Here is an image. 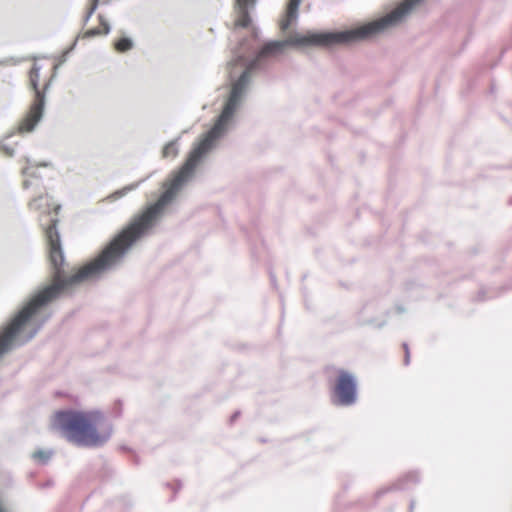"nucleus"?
I'll use <instances>...</instances> for the list:
<instances>
[{"mask_svg":"<svg viewBox=\"0 0 512 512\" xmlns=\"http://www.w3.org/2000/svg\"><path fill=\"white\" fill-rule=\"evenodd\" d=\"M100 33H101V31L98 28H92L85 32L84 37L92 38V37L100 35Z\"/></svg>","mask_w":512,"mask_h":512,"instance_id":"a211bd4d","label":"nucleus"},{"mask_svg":"<svg viewBox=\"0 0 512 512\" xmlns=\"http://www.w3.org/2000/svg\"><path fill=\"white\" fill-rule=\"evenodd\" d=\"M396 310H397L398 313L405 312V308L403 306H401V305L396 306Z\"/></svg>","mask_w":512,"mask_h":512,"instance_id":"c85d7f7f","label":"nucleus"},{"mask_svg":"<svg viewBox=\"0 0 512 512\" xmlns=\"http://www.w3.org/2000/svg\"><path fill=\"white\" fill-rule=\"evenodd\" d=\"M52 427L70 443L88 448L102 447L113 432L112 425L100 410H58L53 416Z\"/></svg>","mask_w":512,"mask_h":512,"instance_id":"7ed1b4c3","label":"nucleus"},{"mask_svg":"<svg viewBox=\"0 0 512 512\" xmlns=\"http://www.w3.org/2000/svg\"><path fill=\"white\" fill-rule=\"evenodd\" d=\"M60 210H61V206H60V205H58V206H56V207H55V212H56V214H58Z\"/></svg>","mask_w":512,"mask_h":512,"instance_id":"473e14b6","label":"nucleus"},{"mask_svg":"<svg viewBox=\"0 0 512 512\" xmlns=\"http://www.w3.org/2000/svg\"><path fill=\"white\" fill-rule=\"evenodd\" d=\"M258 32H259L258 29L254 28L253 29V36L257 37L258 36Z\"/></svg>","mask_w":512,"mask_h":512,"instance_id":"2f4dec72","label":"nucleus"},{"mask_svg":"<svg viewBox=\"0 0 512 512\" xmlns=\"http://www.w3.org/2000/svg\"><path fill=\"white\" fill-rule=\"evenodd\" d=\"M91 18V15L88 14V12L86 13L84 19H83V23L84 25H86L88 23V21L90 20Z\"/></svg>","mask_w":512,"mask_h":512,"instance_id":"cd10ccee","label":"nucleus"},{"mask_svg":"<svg viewBox=\"0 0 512 512\" xmlns=\"http://www.w3.org/2000/svg\"><path fill=\"white\" fill-rule=\"evenodd\" d=\"M239 415H240V411H235V412L232 414V416H231V418H230V421H231V422H234V421L239 417Z\"/></svg>","mask_w":512,"mask_h":512,"instance_id":"a878e982","label":"nucleus"},{"mask_svg":"<svg viewBox=\"0 0 512 512\" xmlns=\"http://www.w3.org/2000/svg\"><path fill=\"white\" fill-rule=\"evenodd\" d=\"M51 317V314H47L46 316H44L40 322L36 325V327H34L30 332L29 334L27 335L25 341L23 343H26L28 341H30L31 339H33L37 333L40 331V329L42 328V326L45 324L46 321H48V319Z\"/></svg>","mask_w":512,"mask_h":512,"instance_id":"ddd939ff","label":"nucleus"},{"mask_svg":"<svg viewBox=\"0 0 512 512\" xmlns=\"http://www.w3.org/2000/svg\"><path fill=\"white\" fill-rule=\"evenodd\" d=\"M257 0H235V8L238 18L235 22V28H248L252 23L250 11L255 8Z\"/></svg>","mask_w":512,"mask_h":512,"instance_id":"423d86ee","label":"nucleus"},{"mask_svg":"<svg viewBox=\"0 0 512 512\" xmlns=\"http://www.w3.org/2000/svg\"><path fill=\"white\" fill-rule=\"evenodd\" d=\"M179 139H180V137H177L176 139L169 141L163 147V150H162L163 157H169V156L176 157L178 155V153H179V149H178V141H179Z\"/></svg>","mask_w":512,"mask_h":512,"instance_id":"f8f14e48","label":"nucleus"},{"mask_svg":"<svg viewBox=\"0 0 512 512\" xmlns=\"http://www.w3.org/2000/svg\"><path fill=\"white\" fill-rule=\"evenodd\" d=\"M53 454L54 452L52 449H38L31 454V458L38 461L42 465H46L51 460Z\"/></svg>","mask_w":512,"mask_h":512,"instance_id":"9d476101","label":"nucleus"},{"mask_svg":"<svg viewBox=\"0 0 512 512\" xmlns=\"http://www.w3.org/2000/svg\"><path fill=\"white\" fill-rule=\"evenodd\" d=\"M478 297H479L480 300H484V291L483 290H481L479 292Z\"/></svg>","mask_w":512,"mask_h":512,"instance_id":"7c9ffc66","label":"nucleus"},{"mask_svg":"<svg viewBox=\"0 0 512 512\" xmlns=\"http://www.w3.org/2000/svg\"><path fill=\"white\" fill-rule=\"evenodd\" d=\"M134 45L133 39L128 36H122L114 42V48L120 53L133 49Z\"/></svg>","mask_w":512,"mask_h":512,"instance_id":"1a4fd4ad","label":"nucleus"},{"mask_svg":"<svg viewBox=\"0 0 512 512\" xmlns=\"http://www.w3.org/2000/svg\"><path fill=\"white\" fill-rule=\"evenodd\" d=\"M245 64V69L232 83L228 98L213 126L194 144L185 162L173 174L172 178L163 183L164 191L158 199L148 203L131 219L126 227L107 243L123 259L132 246L146 236L163 219L167 207L176 200L182 189L193 179L198 165L228 133L229 124L248 94L251 73L256 71L254 68H250L249 64Z\"/></svg>","mask_w":512,"mask_h":512,"instance_id":"f257e3e1","label":"nucleus"},{"mask_svg":"<svg viewBox=\"0 0 512 512\" xmlns=\"http://www.w3.org/2000/svg\"><path fill=\"white\" fill-rule=\"evenodd\" d=\"M98 4H99V0H92V3H91V6L89 8V10L87 11L89 15H93L94 12L96 11L97 7H98Z\"/></svg>","mask_w":512,"mask_h":512,"instance_id":"412c9836","label":"nucleus"},{"mask_svg":"<svg viewBox=\"0 0 512 512\" xmlns=\"http://www.w3.org/2000/svg\"><path fill=\"white\" fill-rule=\"evenodd\" d=\"M271 281L273 284H275V276L273 274H271Z\"/></svg>","mask_w":512,"mask_h":512,"instance_id":"f704fd0d","label":"nucleus"},{"mask_svg":"<svg viewBox=\"0 0 512 512\" xmlns=\"http://www.w3.org/2000/svg\"><path fill=\"white\" fill-rule=\"evenodd\" d=\"M29 78L34 99L19 125L20 133L33 132L45 115L46 97L45 92L39 88L40 75L29 74Z\"/></svg>","mask_w":512,"mask_h":512,"instance_id":"39448f33","label":"nucleus"},{"mask_svg":"<svg viewBox=\"0 0 512 512\" xmlns=\"http://www.w3.org/2000/svg\"><path fill=\"white\" fill-rule=\"evenodd\" d=\"M98 18H99L101 26L103 27V33L105 35L109 34L111 31V26H110L109 22L102 15H99Z\"/></svg>","mask_w":512,"mask_h":512,"instance_id":"dca6fc26","label":"nucleus"},{"mask_svg":"<svg viewBox=\"0 0 512 512\" xmlns=\"http://www.w3.org/2000/svg\"><path fill=\"white\" fill-rule=\"evenodd\" d=\"M31 186H32V182H31V180H29V179L24 180V182H23V188H24V189H28V188H30Z\"/></svg>","mask_w":512,"mask_h":512,"instance_id":"393cba45","label":"nucleus"},{"mask_svg":"<svg viewBox=\"0 0 512 512\" xmlns=\"http://www.w3.org/2000/svg\"><path fill=\"white\" fill-rule=\"evenodd\" d=\"M26 161L29 164V166L24 167L22 169V174L26 177H31V178H35V179L41 180L42 176L37 171H35V170L32 171L31 169L33 167H49V166H51L50 162H32L29 158H27Z\"/></svg>","mask_w":512,"mask_h":512,"instance_id":"6e6552de","label":"nucleus"},{"mask_svg":"<svg viewBox=\"0 0 512 512\" xmlns=\"http://www.w3.org/2000/svg\"><path fill=\"white\" fill-rule=\"evenodd\" d=\"M403 348H404V352H405V356H404V364L405 365H408L410 363V351H409V347H408V344L406 342L403 343Z\"/></svg>","mask_w":512,"mask_h":512,"instance_id":"6ab92c4d","label":"nucleus"},{"mask_svg":"<svg viewBox=\"0 0 512 512\" xmlns=\"http://www.w3.org/2000/svg\"><path fill=\"white\" fill-rule=\"evenodd\" d=\"M42 199H43L42 194L33 198L28 204L29 208L32 210H39L42 206V203H41Z\"/></svg>","mask_w":512,"mask_h":512,"instance_id":"4468645a","label":"nucleus"},{"mask_svg":"<svg viewBox=\"0 0 512 512\" xmlns=\"http://www.w3.org/2000/svg\"><path fill=\"white\" fill-rule=\"evenodd\" d=\"M77 42H78V38H76L73 41V43L71 44V46L63 52L62 57H61L62 62H65L67 60V57L69 56V54L76 48Z\"/></svg>","mask_w":512,"mask_h":512,"instance_id":"f3484780","label":"nucleus"},{"mask_svg":"<svg viewBox=\"0 0 512 512\" xmlns=\"http://www.w3.org/2000/svg\"><path fill=\"white\" fill-rule=\"evenodd\" d=\"M246 41H247V39H245V38H244V39L241 41L240 45H241V46H243V45H244V43H245Z\"/></svg>","mask_w":512,"mask_h":512,"instance_id":"c9c22d12","label":"nucleus"},{"mask_svg":"<svg viewBox=\"0 0 512 512\" xmlns=\"http://www.w3.org/2000/svg\"><path fill=\"white\" fill-rule=\"evenodd\" d=\"M145 179H142L140 180L139 182H135V183H132V184H129L119 190H116L115 192H113L111 195H110V198L112 200H118L122 197H124L125 195H127L129 192L135 190L138 188V186L140 185V183L144 182Z\"/></svg>","mask_w":512,"mask_h":512,"instance_id":"9b49d317","label":"nucleus"},{"mask_svg":"<svg viewBox=\"0 0 512 512\" xmlns=\"http://www.w3.org/2000/svg\"><path fill=\"white\" fill-rule=\"evenodd\" d=\"M368 309V306H365L362 311L360 312L361 314V318L359 319V325L361 326H366V325H373L374 324V319L372 318H366L363 316L364 312Z\"/></svg>","mask_w":512,"mask_h":512,"instance_id":"2eb2a0df","label":"nucleus"},{"mask_svg":"<svg viewBox=\"0 0 512 512\" xmlns=\"http://www.w3.org/2000/svg\"><path fill=\"white\" fill-rule=\"evenodd\" d=\"M55 76H56V72H54L52 77L44 84V87H43V89L41 91H44L45 94L50 90Z\"/></svg>","mask_w":512,"mask_h":512,"instance_id":"aec40b11","label":"nucleus"},{"mask_svg":"<svg viewBox=\"0 0 512 512\" xmlns=\"http://www.w3.org/2000/svg\"><path fill=\"white\" fill-rule=\"evenodd\" d=\"M302 0H289L284 18L280 22V29L286 32L299 17V6Z\"/></svg>","mask_w":512,"mask_h":512,"instance_id":"0eeeda50","label":"nucleus"},{"mask_svg":"<svg viewBox=\"0 0 512 512\" xmlns=\"http://www.w3.org/2000/svg\"><path fill=\"white\" fill-rule=\"evenodd\" d=\"M54 485V481L52 479H49L47 481H45L44 483L40 484L39 487L41 489H46V488H50Z\"/></svg>","mask_w":512,"mask_h":512,"instance_id":"4be33fe9","label":"nucleus"},{"mask_svg":"<svg viewBox=\"0 0 512 512\" xmlns=\"http://www.w3.org/2000/svg\"><path fill=\"white\" fill-rule=\"evenodd\" d=\"M3 151L5 152V154H7L8 156L12 157L14 155V149L11 148V147H8V146H3L2 147Z\"/></svg>","mask_w":512,"mask_h":512,"instance_id":"b1692460","label":"nucleus"},{"mask_svg":"<svg viewBox=\"0 0 512 512\" xmlns=\"http://www.w3.org/2000/svg\"><path fill=\"white\" fill-rule=\"evenodd\" d=\"M40 70H41V67L39 65H37V64H34L33 67L30 70V74L40 75Z\"/></svg>","mask_w":512,"mask_h":512,"instance_id":"5701e85b","label":"nucleus"},{"mask_svg":"<svg viewBox=\"0 0 512 512\" xmlns=\"http://www.w3.org/2000/svg\"><path fill=\"white\" fill-rule=\"evenodd\" d=\"M415 505H416V502H415V500L412 499L410 501V504H409V511L408 512H413L414 508H415Z\"/></svg>","mask_w":512,"mask_h":512,"instance_id":"bb28decb","label":"nucleus"},{"mask_svg":"<svg viewBox=\"0 0 512 512\" xmlns=\"http://www.w3.org/2000/svg\"><path fill=\"white\" fill-rule=\"evenodd\" d=\"M45 227V237L49 250V261L52 268V282L39 287L14 315L0 332V358L14 347V342L21 329L44 307L58 299L67 289L88 280H98L103 275L117 270L124 259L107 244L91 261L84 264L78 271L68 275L65 256L58 230L57 218H51Z\"/></svg>","mask_w":512,"mask_h":512,"instance_id":"f03ea898","label":"nucleus"},{"mask_svg":"<svg viewBox=\"0 0 512 512\" xmlns=\"http://www.w3.org/2000/svg\"><path fill=\"white\" fill-rule=\"evenodd\" d=\"M386 325V320H383L382 322L377 324V328H383Z\"/></svg>","mask_w":512,"mask_h":512,"instance_id":"c756f323","label":"nucleus"},{"mask_svg":"<svg viewBox=\"0 0 512 512\" xmlns=\"http://www.w3.org/2000/svg\"><path fill=\"white\" fill-rule=\"evenodd\" d=\"M330 400L336 407H351L358 401V381L356 375L338 369L335 383L331 388Z\"/></svg>","mask_w":512,"mask_h":512,"instance_id":"20e7f679","label":"nucleus"},{"mask_svg":"<svg viewBox=\"0 0 512 512\" xmlns=\"http://www.w3.org/2000/svg\"><path fill=\"white\" fill-rule=\"evenodd\" d=\"M383 494H385V491H384V490H381V491L377 492V497H380V496H382Z\"/></svg>","mask_w":512,"mask_h":512,"instance_id":"72a5a7b5","label":"nucleus"}]
</instances>
